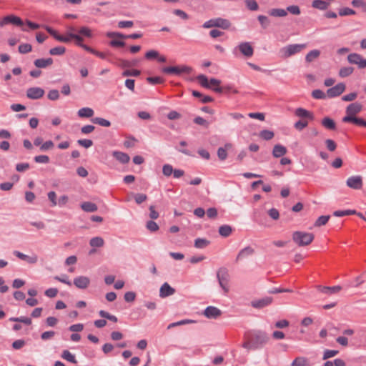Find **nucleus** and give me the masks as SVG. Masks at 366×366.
I'll return each instance as SVG.
<instances>
[{"instance_id": "e433bc0d", "label": "nucleus", "mask_w": 366, "mask_h": 366, "mask_svg": "<svg viewBox=\"0 0 366 366\" xmlns=\"http://www.w3.org/2000/svg\"><path fill=\"white\" fill-rule=\"evenodd\" d=\"M219 233L221 236L227 237L232 233V227L229 225H222L219 228Z\"/></svg>"}, {"instance_id": "7ed1b4c3", "label": "nucleus", "mask_w": 366, "mask_h": 366, "mask_svg": "<svg viewBox=\"0 0 366 366\" xmlns=\"http://www.w3.org/2000/svg\"><path fill=\"white\" fill-rule=\"evenodd\" d=\"M314 234L310 232L297 231L292 234V240L300 247L310 244L314 239Z\"/></svg>"}, {"instance_id": "4c0bfd02", "label": "nucleus", "mask_w": 366, "mask_h": 366, "mask_svg": "<svg viewBox=\"0 0 366 366\" xmlns=\"http://www.w3.org/2000/svg\"><path fill=\"white\" fill-rule=\"evenodd\" d=\"M209 244V241L206 239L197 238L194 241V247L197 248H204Z\"/></svg>"}, {"instance_id": "a18cd8bd", "label": "nucleus", "mask_w": 366, "mask_h": 366, "mask_svg": "<svg viewBox=\"0 0 366 366\" xmlns=\"http://www.w3.org/2000/svg\"><path fill=\"white\" fill-rule=\"evenodd\" d=\"M199 83L203 87L210 89L211 86L209 84L207 77L204 74H200L197 77Z\"/></svg>"}, {"instance_id": "f8f14e48", "label": "nucleus", "mask_w": 366, "mask_h": 366, "mask_svg": "<svg viewBox=\"0 0 366 366\" xmlns=\"http://www.w3.org/2000/svg\"><path fill=\"white\" fill-rule=\"evenodd\" d=\"M90 284V279L86 276H79L74 279V285L79 289H86Z\"/></svg>"}, {"instance_id": "a19ab883", "label": "nucleus", "mask_w": 366, "mask_h": 366, "mask_svg": "<svg viewBox=\"0 0 366 366\" xmlns=\"http://www.w3.org/2000/svg\"><path fill=\"white\" fill-rule=\"evenodd\" d=\"M274 132L270 130H262L259 132V137L264 140H270L274 137Z\"/></svg>"}, {"instance_id": "3c124183", "label": "nucleus", "mask_w": 366, "mask_h": 366, "mask_svg": "<svg viewBox=\"0 0 366 366\" xmlns=\"http://www.w3.org/2000/svg\"><path fill=\"white\" fill-rule=\"evenodd\" d=\"M32 46L30 44H21L19 46V52L21 54H27L31 51Z\"/></svg>"}, {"instance_id": "c756f323", "label": "nucleus", "mask_w": 366, "mask_h": 366, "mask_svg": "<svg viewBox=\"0 0 366 366\" xmlns=\"http://www.w3.org/2000/svg\"><path fill=\"white\" fill-rule=\"evenodd\" d=\"M292 366H310L309 360L304 357H296L291 364Z\"/></svg>"}, {"instance_id": "09e8293b", "label": "nucleus", "mask_w": 366, "mask_h": 366, "mask_svg": "<svg viewBox=\"0 0 366 366\" xmlns=\"http://www.w3.org/2000/svg\"><path fill=\"white\" fill-rule=\"evenodd\" d=\"M356 214L355 210H337L333 212V215L335 217H343L345 215H350Z\"/></svg>"}, {"instance_id": "412c9836", "label": "nucleus", "mask_w": 366, "mask_h": 366, "mask_svg": "<svg viewBox=\"0 0 366 366\" xmlns=\"http://www.w3.org/2000/svg\"><path fill=\"white\" fill-rule=\"evenodd\" d=\"M295 114L300 118L309 119L310 120L314 119V115L312 112L301 107L296 109Z\"/></svg>"}, {"instance_id": "680f3d73", "label": "nucleus", "mask_w": 366, "mask_h": 366, "mask_svg": "<svg viewBox=\"0 0 366 366\" xmlns=\"http://www.w3.org/2000/svg\"><path fill=\"white\" fill-rule=\"evenodd\" d=\"M134 199L137 204H140L147 199V196L144 194L137 193L134 194Z\"/></svg>"}, {"instance_id": "7c9ffc66", "label": "nucleus", "mask_w": 366, "mask_h": 366, "mask_svg": "<svg viewBox=\"0 0 366 366\" xmlns=\"http://www.w3.org/2000/svg\"><path fill=\"white\" fill-rule=\"evenodd\" d=\"M322 124L323 127H325L326 129L334 130L336 128L335 122L333 119H332L330 117H325L322 120Z\"/></svg>"}, {"instance_id": "de8ad7c7", "label": "nucleus", "mask_w": 366, "mask_h": 366, "mask_svg": "<svg viewBox=\"0 0 366 366\" xmlns=\"http://www.w3.org/2000/svg\"><path fill=\"white\" fill-rule=\"evenodd\" d=\"M330 216L329 215H322V216H320L315 222V227H320V226H323V225H325L327 224V222H328V220L330 219Z\"/></svg>"}, {"instance_id": "a211bd4d", "label": "nucleus", "mask_w": 366, "mask_h": 366, "mask_svg": "<svg viewBox=\"0 0 366 366\" xmlns=\"http://www.w3.org/2000/svg\"><path fill=\"white\" fill-rule=\"evenodd\" d=\"M317 289L322 293L331 295L334 293H337L342 289L340 286H334V287H325L321 285H317Z\"/></svg>"}, {"instance_id": "20e7f679", "label": "nucleus", "mask_w": 366, "mask_h": 366, "mask_svg": "<svg viewBox=\"0 0 366 366\" xmlns=\"http://www.w3.org/2000/svg\"><path fill=\"white\" fill-rule=\"evenodd\" d=\"M217 278L221 288L224 293H227L229 290V282L230 280L228 269L225 267H220L217 272Z\"/></svg>"}, {"instance_id": "603ef678", "label": "nucleus", "mask_w": 366, "mask_h": 366, "mask_svg": "<svg viewBox=\"0 0 366 366\" xmlns=\"http://www.w3.org/2000/svg\"><path fill=\"white\" fill-rule=\"evenodd\" d=\"M34 160L36 163L48 164L49 162L50 159L47 155H39L34 157Z\"/></svg>"}, {"instance_id": "58836bf2", "label": "nucleus", "mask_w": 366, "mask_h": 366, "mask_svg": "<svg viewBox=\"0 0 366 366\" xmlns=\"http://www.w3.org/2000/svg\"><path fill=\"white\" fill-rule=\"evenodd\" d=\"M354 69L351 66L342 67L339 71V75L341 77H347L352 74Z\"/></svg>"}, {"instance_id": "5701e85b", "label": "nucleus", "mask_w": 366, "mask_h": 366, "mask_svg": "<svg viewBox=\"0 0 366 366\" xmlns=\"http://www.w3.org/2000/svg\"><path fill=\"white\" fill-rule=\"evenodd\" d=\"M112 155L117 160L122 164H127L130 160L129 156L124 152L114 151L113 152Z\"/></svg>"}, {"instance_id": "9b49d317", "label": "nucleus", "mask_w": 366, "mask_h": 366, "mask_svg": "<svg viewBox=\"0 0 366 366\" xmlns=\"http://www.w3.org/2000/svg\"><path fill=\"white\" fill-rule=\"evenodd\" d=\"M237 49L246 57H251L254 54V49L249 42L240 43Z\"/></svg>"}, {"instance_id": "5fc2aeb1", "label": "nucleus", "mask_w": 366, "mask_h": 366, "mask_svg": "<svg viewBox=\"0 0 366 366\" xmlns=\"http://www.w3.org/2000/svg\"><path fill=\"white\" fill-rule=\"evenodd\" d=\"M147 81L151 84H162L164 81L160 76H149L147 78Z\"/></svg>"}, {"instance_id": "69168bd1", "label": "nucleus", "mask_w": 366, "mask_h": 366, "mask_svg": "<svg viewBox=\"0 0 366 366\" xmlns=\"http://www.w3.org/2000/svg\"><path fill=\"white\" fill-rule=\"evenodd\" d=\"M49 99L55 101L57 100L59 98V91L56 89H52L50 90L47 95Z\"/></svg>"}, {"instance_id": "2f4dec72", "label": "nucleus", "mask_w": 366, "mask_h": 366, "mask_svg": "<svg viewBox=\"0 0 366 366\" xmlns=\"http://www.w3.org/2000/svg\"><path fill=\"white\" fill-rule=\"evenodd\" d=\"M312 7L320 10H325L329 6V3L323 0H314L312 3Z\"/></svg>"}, {"instance_id": "6ab92c4d", "label": "nucleus", "mask_w": 366, "mask_h": 366, "mask_svg": "<svg viewBox=\"0 0 366 366\" xmlns=\"http://www.w3.org/2000/svg\"><path fill=\"white\" fill-rule=\"evenodd\" d=\"M254 250L252 247L248 246L244 247V249H241L239 252L238 253L236 262H238L241 259H243L244 258H247L249 256H251L254 254Z\"/></svg>"}, {"instance_id": "c85d7f7f", "label": "nucleus", "mask_w": 366, "mask_h": 366, "mask_svg": "<svg viewBox=\"0 0 366 366\" xmlns=\"http://www.w3.org/2000/svg\"><path fill=\"white\" fill-rule=\"evenodd\" d=\"M215 24L216 27H219L223 29H227L231 26V23L229 20L222 18H216Z\"/></svg>"}, {"instance_id": "dca6fc26", "label": "nucleus", "mask_w": 366, "mask_h": 366, "mask_svg": "<svg viewBox=\"0 0 366 366\" xmlns=\"http://www.w3.org/2000/svg\"><path fill=\"white\" fill-rule=\"evenodd\" d=\"M175 290L172 288L167 282H164L160 287L159 296L164 298L174 295Z\"/></svg>"}, {"instance_id": "4468645a", "label": "nucleus", "mask_w": 366, "mask_h": 366, "mask_svg": "<svg viewBox=\"0 0 366 366\" xmlns=\"http://www.w3.org/2000/svg\"><path fill=\"white\" fill-rule=\"evenodd\" d=\"M362 106L360 103L355 102L349 104L346 109V117H355V114L361 112Z\"/></svg>"}, {"instance_id": "ea45409f", "label": "nucleus", "mask_w": 366, "mask_h": 366, "mask_svg": "<svg viewBox=\"0 0 366 366\" xmlns=\"http://www.w3.org/2000/svg\"><path fill=\"white\" fill-rule=\"evenodd\" d=\"M9 321L16 322H22L27 325H30L31 324V318L27 317H11V318H9Z\"/></svg>"}, {"instance_id": "9d476101", "label": "nucleus", "mask_w": 366, "mask_h": 366, "mask_svg": "<svg viewBox=\"0 0 366 366\" xmlns=\"http://www.w3.org/2000/svg\"><path fill=\"white\" fill-rule=\"evenodd\" d=\"M44 93V90L40 87H31L26 91V97L30 99H39Z\"/></svg>"}, {"instance_id": "393cba45", "label": "nucleus", "mask_w": 366, "mask_h": 366, "mask_svg": "<svg viewBox=\"0 0 366 366\" xmlns=\"http://www.w3.org/2000/svg\"><path fill=\"white\" fill-rule=\"evenodd\" d=\"M4 23L5 24H11L16 26H22L23 21L22 20L14 15H9L4 17Z\"/></svg>"}, {"instance_id": "2eb2a0df", "label": "nucleus", "mask_w": 366, "mask_h": 366, "mask_svg": "<svg viewBox=\"0 0 366 366\" xmlns=\"http://www.w3.org/2000/svg\"><path fill=\"white\" fill-rule=\"evenodd\" d=\"M14 254L20 259L26 261L29 264H36L38 261V257L36 254L29 256L19 251H14Z\"/></svg>"}, {"instance_id": "72a5a7b5", "label": "nucleus", "mask_w": 366, "mask_h": 366, "mask_svg": "<svg viewBox=\"0 0 366 366\" xmlns=\"http://www.w3.org/2000/svg\"><path fill=\"white\" fill-rule=\"evenodd\" d=\"M268 13L270 16L275 17H283L287 14V11L283 9H272Z\"/></svg>"}, {"instance_id": "b1692460", "label": "nucleus", "mask_w": 366, "mask_h": 366, "mask_svg": "<svg viewBox=\"0 0 366 366\" xmlns=\"http://www.w3.org/2000/svg\"><path fill=\"white\" fill-rule=\"evenodd\" d=\"M344 122H352L357 125L362 126L366 127V121L362 118H358L356 117H345L342 119Z\"/></svg>"}, {"instance_id": "864d4df0", "label": "nucleus", "mask_w": 366, "mask_h": 366, "mask_svg": "<svg viewBox=\"0 0 366 366\" xmlns=\"http://www.w3.org/2000/svg\"><path fill=\"white\" fill-rule=\"evenodd\" d=\"M213 90L217 93H222L224 91L227 92H229L230 91H232V92H234V93L238 92L237 90L232 89L231 86H227L224 87L217 86V87L213 88Z\"/></svg>"}, {"instance_id": "37998d69", "label": "nucleus", "mask_w": 366, "mask_h": 366, "mask_svg": "<svg viewBox=\"0 0 366 366\" xmlns=\"http://www.w3.org/2000/svg\"><path fill=\"white\" fill-rule=\"evenodd\" d=\"M61 357L71 363H76L74 355H72L69 350H64L61 355Z\"/></svg>"}, {"instance_id": "4d7b16f0", "label": "nucleus", "mask_w": 366, "mask_h": 366, "mask_svg": "<svg viewBox=\"0 0 366 366\" xmlns=\"http://www.w3.org/2000/svg\"><path fill=\"white\" fill-rule=\"evenodd\" d=\"M354 14H355V11L347 7L342 8L339 10L340 16H350Z\"/></svg>"}, {"instance_id": "c03bdc74", "label": "nucleus", "mask_w": 366, "mask_h": 366, "mask_svg": "<svg viewBox=\"0 0 366 366\" xmlns=\"http://www.w3.org/2000/svg\"><path fill=\"white\" fill-rule=\"evenodd\" d=\"M66 49L64 46H56L49 50V54L53 56L62 55L65 53Z\"/></svg>"}, {"instance_id": "1a4fd4ad", "label": "nucleus", "mask_w": 366, "mask_h": 366, "mask_svg": "<svg viewBox=\"0 0 366 366\" xmlns=\"http://www.w3.org/2000/svg\"><path fill=\"white\" fill-rule=\"evenodd\" d=\"M273 298L272 297H264L259 300L251 302V305L257 309H262L272 304Z\"/></svg>"}, {"instance_id": "a878e982", "label": "nucleus", "mask_w": 366, "mask_h": 366, "mask_svg": "<svg viewBox=\"0 0 366 366\" xmlns=\"http://www.w3.org/2000/svg\"><path fill=\"white\" fill-rule=\"evenodd\" d=\"M34 64L37 68H46L53 64V59L51 58L38 59Z\"/></svg>"}, {"instance_id": "8fccbe9b", "label": "nucleus", "mask_w": 366, "mask_h": 366, "mask_svg": "<svg viewBox=\"0 0 366 366\" xmlns=\"http://www.w3.org/2000/svg\"><path fill=\"white\" fill-rule=\"evenodd\" d=\"M257 19L263 29H267L269 26L270 21L267 16L259 15Z\"/></svg>"}, {"instance_id": "13d9d810", "label": "nucleus", "mask_w": 366, "mask_h": 366, "mask_svg": "<svg viewBox=\"0 0 366 366\" xmlns=\"http://www.w3.org/2000/svg\"><path fill=\"white\" fill-rule=\"evenodd\" d=\"M141 74L139 70L133 69V70H125L122 73V76H138Z\"/></svg>"}, {"instance_id": "0eeeda50", "label": "nucleus", "mask_w": 366, "mask_h": 366, "mask_svg": "<svg viewBox=\"0 0 366 366\" xmlns=\"http://www.w3.org/2000/svg\"><path fill=\"white\" fill-rule=\"evenodd\" d=\"M348 187L353 189H361L363 186L362 178L360 176H352L346 181Z\"/></svg>"}, {"instance_id": "49530a36", "label": "nucleus", "mask_w": 366, "mask_h": 366, "mask_svg": "<svg viewBox=\"0 0 366 366\" xmlns=\"http://www.w3.org/2000/svg\"><path fill=\"white\" fill-rule=\"evenodd\" d=\"M99 315L103 317V318H106L110 321H112L114 322H117V317L113 315H111L109 314V312L104 311V310H100L99 312Z\"/></svg>"}, {"instance_id": "f704fd0d", "label": "nucleus", "mask_w": 366, "mask_h": 366, "mask_svg": "<svg viewBox=\"0 0 366 366\" xmlns=\"http://www.w3.org/2000/svg\"><path fill=\"white\" fill-rule=\"evenodd\" d=\"M104 241L100 237H95L90 239L89 244L92 247H101L104 245Z\"/></svg>"}, {"instance_id": "bf43d9fd", "label": "nucleus", "mask_w": 366, "mask_h": 366, "mask_svg": "<svg viewBox=\"0 0 366 366\" xmlns=\"http://www.w3.org/2000/svg\"><path fill=\"white\" fill-rule=\"evenodd\" d=\"M308 125V122L307 120H299L297 121L294 127L297 130L301 131L305 129Z\"/></svg>"}, {"instance_id": "052dcab7", "label": "nucleus", "mask_w": 366, "mask_h": 366, "mask_svg": "<svg viewBox=\"0 0 366 366\" xmlns=\"http://www.w3.org/2000/svg\"><path fill=\"white\" fill-rule=\"evenodd\" d=\"M286 11H287V12L288 11L294 15L300 14V9L297 5H291V6H287Z\"/></svg>"}, {"instance_id": "423d86ee", "label": "nucleus", "mask_w": 366, "mask_h": 366, "mask_svg": "<svg viewBox=\"0 0 366 366\" xmlns=\"http://www.w3.org/2000/svg\"><path fill=\"white\" fill-rule=\"evenodd\" d=\"M347 61L352 64H357L360 69L366 67V59H364L360 54L352 53L347 56Z\"/></svg>"}, {"instance_id": "39448f33", "label": "nucleus", "mask_w": 366, "mask_h": 366, "mask_svg": "<svg viewBox=\"0 0 366 366\" xmlns=\"http://www.w3.org/2000/svg\"><path fill=\"white\" fill-rule=\"evenodd\" d=\"M192 69L188 66L182 65L180 66H167L162 69V71L165 74H173L176 75H180L183 73L190 74Z\"/></svg>"}, {"instance_id": "c9c22d12", "label": "nucleus", "mask_w": 366, "mask_h": 366, "mask_svg": "<svg viewBox=\"0 0 366 366\" xmlns=\"http://www.w3.org/2000/svg\"><path fill=\"white\" fill-rule=\"evenodd\" d=\"M92 122L94 124H97L104 127H109L111 126V122L109 120L101 117H94L92 119Z\"/></svg>"}, {"instance_id": "6e6552de", "label": "nucleus", "mask_w": 366, "mask_h": 366, "mask_svg": "<svg viewBox=\"0 0 366 366\" xmlns=\"http://www.w3.org/2000/svg\"><path fill=\"white\" fill-rule=\"evenodd\" d=\"M345 84L344 83H339L335 86L330 88L327 91V94L329 97L333 98L340 96L345 90Z\"/></svg>"}, {"instance_id": "ddd939ff", "label": "nucleus", "mask_w": 366, "mask_h": 366, "mask_svg": "<svg viewBox=\"0 0 366 366\" xmlns=\"http://www.w3.org/2000/svg\"><path fill=\"white\" fill-rule=\"evenodd\" d=\"M204 315L209 319H217L222 315V311L216 307L209 306L204 311Z\"/></svg>"}, {"instance_id": "f03ea898", "label": "nucleus", "mask_w": 366, "mask_h": 366, "mask_svg": "<svg viewBox=\"0 0 366 366\" xmlns=\"http://www.w3.org/2000/svg\"><path fill=\"white\" fill-rule=\"evenodd\" d=\"M306 47V44H289L280 49V54L282 58L286 59L296 54L300 53Z\"/></svg>"}, {"instance_id": "774afa93", "label": "nucleus", "mask_w": 366, "mask_h": 366, "mask_svg": "<svg viewBox=\"0 0 366 366\" xmlns=\"http://www.w3.org/2000/svg\"><path fill=\"white\" fill-rule=\"evenodd\" d=\"M245 3L247 8L251 11H256L259 8L257 3L254 0H247Z\"/></svg>"}, {"instance_id": "338daca9", "label": "nucleus", "mask_w": 366, "mask_h": 366, "mask_svg": "<svg viewBox=\"0 0 366 366\" xmlns=\"http://www.w3.org/2000/svg\"><path fill=\"white\" fill-rule=\"evenodd\" d=\"M194 122L197 124L202 125L207 128L209 125V122L201 117H197L194 119Z\"/></svg>"}, {"instance_id": "79ce46f5", "label": "nucleus", "mask_w": 366, "mask_h": 366, "mask_svg": "<svg viewBox=\"0 0 366 366\" xmlns=\"http://www.w3.org/2000/svg\"><path fill=\"white\" fill-rule=\"evenodd\" d=\"M78 33L79 36H84L88 38H91L92 36V30L87 26H81L79 30Z\"/></svg>"}, {"instance_id": "0e129e2a", "label": "nucleus", "mask_w": 366, "mask_h": 366, "mask_svg": "<svg viewBox=\"0 0 366 366\" xmlns=\"http://www.w3.org/2000/svg\"><path fill=\"white\" fill-rule=\"evenodd\" d=\"M54 143L52 141L49 140L42 144L40 147V150L42 152H45L49 149H51L54 147Z\"/></svg>"}, {"instance_id": "f257e3e1", "label": "nucleus", "mask_w": 366, "mask_h": 366, "mask_svg": "<svg viewBox=\"0 0 366 366\" xmlns=\"http://www.w3.org/2000/svg\"><path fill=\"white\" fill-rule=\"evenodd\" d=\"M245 338L247 340L242 344V347L247 350H254L261 348L266 345L269 340L268 335L265 332L261 330L253 332L250 337H247L245 335Z\"/></svg>"}, {"instance_id": "aec40b11", "label": "nucleus", "mask_w": 366, "mask_h": 366, "mask_svg": "<svg viewBox=\"0 0 366 366\" xmlns=\"http://www.w3.org/2000/svg\"><path fill=\"white\" fill-rule=\"evenodd\" d=\"M232 147L231 143H227L223 147H219L217 149V156L221 161H224L227 157V150H229Z\"/></svg>"}, {"instance_id": "4be33fe9", "label": "nucleus", "mask_w": 366, "mask_h": 366, "mask_svg": "<svg viewBox=\"0 0 366 366\" xmlns=\"http://www.w3.org/2000/svg\"><path fill=\"white\" fill-rule=\"evenodd\" d=\"M287 152V150L285 147L281 144H276L273 147L272 155L275 158H279L286 154Z\"/></svg>"}, {"instance_id": "e2e57ef3", "label": "nucleus", "mask_w": 366, "mask_h": 366, "mask_svg": "<svg viewBox=\"0 0 366 366\" xmlns=\"http://www.w3.org/2000/svg\"><path fill=\"white\" fill-rule=\"evenodd\" d=\"M146 227L150 232H156L159 229L158 224L152 220L148 221L147 222Z\"/></svg>"}, {"instance_id": "cd10ccee", "label": "nucleus", "mask_w": 366, "mask_h": 366, "mask_svg": "<svg viewBox=\"0 0 366 366\" xmlns=\"http://www.w3.org/2000/svg\"><path fill=\"white\" fill-rule=\"evenodd\" d=\"M81 208L86 212H94L97 211L98 207L96 204L91 202H84L81 204Z\"/></svg>"}, {"instance_id": "f3484780", "label": "nucleus", "mask_w": 366, "mask_h": 366, "mask_svg": "<svg viewBox=\"0 0 366 366\" xmlns=\"http://www.w3.org/2000/svg\"><path fill=\"white\" fill-rule=\"evenodd\" d=\"M69 35L72 37L73 39L76 41V44L79 46H81L84 50L93 54L94 50L92 48L89 47V46L82 44L83 38L82 36L78 35L77 34H73V33H69Z\"/></svg>"}, {"instance_id": "6e6d98bb", "label": "nucleus", "mask_w": 366, "mask_h": 366, "mask_svg": "<svg viewBox=\"0 0 366 366\" xmlns=\"http://www.w3.org/2000/svg\"><path fill=\"white\" fill-rule=\"evenodd\" d=\"M174 169L172 165L167 164H164L162 167V173L166 177L171 176L173 174Z\"/></svg>"}, {"instance_id": "473e14b6", "label": "nucleus", "mask_w": 366, "mask_h": 366, "mask_svg": "<svg viewBox=\"0 0 366 366\" xmlns=\"http://www.w3.org/2000/svg\"><path fill=\"white\" fill-rule=\"evenodd\" d=\"M320 55V51L318 49H313L310 51L305 56V60L307 62H312L315 59H317Z\"/></svg>"}, {"instance_id": "bb28decb", "label": "nucleus", "mask_w": 366, "mask_h": 366, "mask_svg": "<svg viewBox=\"0 0 366 366\" xmlns=\"http://www.w3.org/2000/svg\"><path fill=\"white\" fill-rule=\"evenodd\" d=\"M77 114L81 118H89L93 117L94 112L92 108L83 107L78 111Z\"/></svg>"}]
</instances>
